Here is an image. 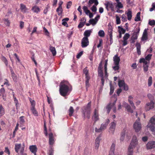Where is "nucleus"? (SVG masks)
<instances>
[{
    "mask_svg": "<svg viewBox=\"0 0 155 155\" xmlns=\"http://www.w3.org/2000/svg\"><path fill=\"white\" fill-rule=\"evenodd\" d=\"M59 87L60 93L63 97L68 95L72 90V85L68 81L64 80L61 82Z\"/></svg>",
    "mask_w": 155,
    "mask_h": 155,
    "instance_id": "f257e3e1",
    "label": "nucleus"
},
{
    "mask_svg": "<svg viewBox=\"0 0 155 155\" xmlns=\"http://www.w3.org/2000/svg\"><path fill=\"white\" fill-rule=\"evenodd\" d=\"M91 104V102L90 101L86 106H83L81 108L82 116L84 119L86 117L88 119L90 118Z\"/></svg>",
    "mask_w": 155,
    "mask_h": 155,
    "instance_id": "f03ea898",
    "label": "nucleus"
},
{
    "mask_svg": "<svg viewBox=\"0 0 155 155\" xmlns=\"http://www.w3.org/2000/svg\"><path fill=\"white\" fill-rule=\"evenodd\" d=\"M138 144L136 136H134L128 148L127 155H133V149Z\"/></svg>",
    "mask_w": 155,
    "mask_h": 155,
    "instance_id": "7ed1b4c3",
    "label": "nucleus"
},
{
    "mask_svg": "<svg viewBox=\"0 0 155 155\" xmlns=\"http://www.w3.org/2000/svg\"><path fill=\"white\" fill-rule=\"evenodd\" d=\"M83 73L85 74V85L86 90L87 91L88 87H89L90 86L89 81L90 79V77L88 73V71L86 68L84 69Z\"/></svg>",
    "mask_w": 155,
    "mask_h": 155,
    "instance_id": "20e7f679",
    "label": "nucleus"
},
{
    "mask_svg": "<svg viewBox=\"0 0 155 155\" xmlns=\"http://www.w3.org/2000/svg\"><path fill=\"white\" fill-rule=\"evenodd\" d=\"M155 125V115L151 117L147 126V127L152 132L155 131L154 125Z\"/></svg>",
    "mask_w": 155,
    "mask_h": 155,
    "instance_id": "39448f33",
    "label": "nucleus"
},
{
    "mask_svg": "<svg viewBox=\"0 0 155 155\" xmlns=\"http://www.w3.org/2000/svg\"><path fill=\"white\" fill-rule=\"evenodd\" d=\"M140 120V119L138 117L133 125L134 128L136 132H139L141 128V124Z\"/></svg>",
    "mask_w": 155,
    "mask_h": 155,
    "instance_id": "423d86ee",
    "label": "nucleus"
},
{
    "mask_svg": "<svg viewBox=\"0 0 155 155\" xmlns=\"http://www.w3.org/2000/svg\"><path fill=\"white\" fill-rule=\"evenodd\" d=\"M25 147H21V143H16L15 145V151L18 153L19 151L21 154H23L24 150Z\"/></svg>",
    "mask_w": 155,
    "mask_h": 155,
    "instance_id": "0eeeda50",
    "label": "nucleus"
},
{
    "mask_svg": "<svg viewBox=\"0 0 155 155\" xmlns=\"http://www.w3.org/2000/svg\"><path fill=\"white\" fill-rule=\"evenodd\" d=\"M155 106V103L153 101L147 103L145 106V109L146 111L153 109Z\"/></svg>",
    "mask_w": 155,
    "mask_h": 155,
    "instance_id": "6e6552de",
    "label": "nucleus"
},
{
    "mask_svg": "<svg viewBox=\"0 0 155 155\" xmlns=\"http://www.w3.org/2000/svg\"><path fill=\"white\" fill-rule=\"evenodd\" d=\"M118 85L120 88L123 87L124 90L125 91H127L128 90V85L125 84L124 81L123 80L119 81Z\"/></svg>",
    "mask_w": 155,
    "mask_h": 155,
    "instance_id": "1a4fd4ad",
    "label": "nucleus"
},
{
    "mask_svg": "<svg viewBox=\"0 0 155 155\" xmlns=\"http://www.w3.org/2000/svg\"><path fill=\"white\" fill-rule=\"evenodd\" d=\"M115 100L113 103H110L108 104L106 107V109L107 110V113L109 114L110 112L112 107H113V106H115L116 102L117 101V98L116 97L114 98Z\"/></svg>",
    "mask_w": 155,
    "mask_h": 155,
    "instance_id": "9d476101",
    "label": "nucleus"
},
{
    "mask_svg": "<svg viewBox=\"0 0 155 155\" xmlns=\"http://www.w3.org/2000/svg\"><path fill=\"white\" fill-rule=\"evenodd\" d=\"M89 41L88 38L83 37L81 41V46L83 48H85L89 45Z\"/></svg>",
    "mask_w": 155,
    "mask_h": 155,
    "instance_id": "9b49d317",
    "label": "nucleus"
},
{
    "mask_svg": "<svg viewBox=\"0 0 155 155\" xmlns=\"http://www.w3.org/2000/svg\"><path fill=\"white\" fill-rule=\"evenodd\" d=\"M104 5L106 6V8L108 11L109 8L112 11H114V6L113 3L110 2H107L104 3Z\"/></svg>",
    "mask_w": 155,
    "mask_h": 155,
    "instance_id": "f8f14e48",
    "label": "nucleus"
},
{
    "mask_svg": "<svg viewBox=\"0 0 155 155\" xmlns=\"http://www.w3.org/2000/svg\"><path fill=\"white\" fill-rule=\"evenodd\" d=\"M146 147L148 150H150L155 148V141H151L148 142L146 144Z\"/></svg>",
    "mask_w": 155,
    "mask_h": 155,
    "instance_id": "ddd939ff",
    "label": "nucleus"
},
{
    "mask_svg": "<svg viewBox=\"0 0 155 155\" xmlns=\"http://www.w3.org/2000/svg\"><path fill=\"white\" fill-rule=\"evenodd\" d=\"M137 31L134 32L132 34V36L130 38L131 39L137 40L138 37V36L139 35V32L140 31V28L138 27Z\"/></svg>",
    "mask_w": 155,
    "mask_h": 155,
    "instance_id": "4468645a",
    "label": "nucleus"
},
{
    "mask_svg": "<svg viewBox=\"0 0 155 155\" xmlns=\"http://www.w3.org/2000/svg\"><path fill=\"white\" fill-rule=\"evenodd\" d=\"M116 125V123L114 122H112L110 124L109 128L110 132L113 134H114L115 131Z\"/></svg>",
    "mask_w": 155,
    "mask_h": 155,
    "instance_id": "2eb2a0df",
    "label": "nucleus"
},
{
    "mask_svg": "<svg viewBox=\"0 0 155 155\" xmlns=\"http://www.w3.org/2000/svg\"><path fill=\"white\" fill-rule=\"evenodd\" d=\"M148 29H145L143 31V34L141 38V40L142 41H146L148 39V33L147 30Z\"/></svg>",
    "mask_w": 155,
    "mask_h": 155,
    "instance_id": "dca6fc26",
    "label": "nucleus"
},
{
    "mask_svg": "<svg viewBox=\"0 0 155 155\" xmlns=\"http://www.w3.org/2000/svg\"><path fill=\"white\" fill-rule=\"evenodd\" d=\"M94 114L93 117L95 122L99 119L98 109L96 108L94 110Z\"/></svg>",
    "mask_w": 155,
    "mask_h": 155,
    "instance_id": "f3484780",
    "label": "nucleus"
},
{
    "mask_svg": "<svg viewBox=\"0 0 155 155\" xmlns=\"http://www.w3.org/2000/svg\"><path fill=\"white\" fill-rule=\"evenodd\" d=\"M110 122V121L109 119H107L106 120L104 124H102L101 125L100 127L103 130L107 128V127L109 123Z\"/></svg>",
    "mask_w": 155,
    "mask_h": 155,
    "instance_id": "a211bd4d",
    "label": "nucleus"
},
{
    "mask_svg": "<svg viewBox=\"0 0 155 155\" xmlns=\"http://www.w3.org/2000/svg\"><path fill=\"white\" fill-rule=\"evenodd\" d=\"M127 128L125 127L123 129L120 133V140L123 141L124 139V137L127 131Z\"/></svg>",
    "mask_w": 155,
    "mask_h": 155,
    "instance_id": "6ab92c4d",
    "label": "nucleus"
},
{
    "mask_svg": "<svg viewBox=\"0 0 155 155\" xmlns=\"http://www.w3.org/2000/svg\"><path fill=\"white\" fill-rule=\"evenodd\" d=\"M29 149L32 153H34L35 155H36L37 148L36 145L30 146L29 147Z\"/></svg>",
    "mask_w": 155,
    "mask_h": 155,
    "instance_id": "aec40b11",
    "label": "nucleus"
},
{
    "mask_svg": "<svg viewBox=\"0 0 155 155\" xmlns=\"http://www.w3.org/2000/svg\"><path fill=\"white\" fill-rule=\"evenodd\" d=\"M133 97L131 95L129 96L128 97V101L129 103L130 104L132 108L135 109V107L134 106V104L133 102Z\"/></svg>",
    "mask_w": 155,
    "mask_h": 155,
    "instance_id": "412c9836",
    "label": "nucleus"
},
{
    "mask_svg": "<svg viewBox=\"0 0 155 155\" xmlns=\"http://www.w3.org/2000/svg\"><path fill=\"white\" fill-rule=\"evenodd\" d=\"M49 144L50 145H52L54 143V139L53 134L52 133H50L49 134Z\"/></svg>",
    "mask_w": 155,
    "mask_h": 155,
    "instance_id": "4be33fe9",
    "label": "nucleus"
},
{
    "mask_svg": "<svg viewBox=\"0 0 155 155\" xmlns=\"http://www.w3.org/2000/svg\"><path fill=\"white\" fill-rule=\"evenodd\" d=\"M113 60L115 65H119L120 61V59L119 57H118L117 55H116L113 57Z\"/></svg>",
    "mask_w": 155,
    "mask_h": 155,
    "instance_id": "5701e85b",
    "label": "nucleus"
},
{
    "mask_svg": "<svg viewBox=\"0 0 155 155\" xmlns=\"http://www.w3.org/2000/svg\"><path fill=\"white\" fill-rule=\"evenodd\" d=\"M93 3H94V5H97L99 3L97 0H89L88 3V7H90Z\"/></svg>",
    "mask_w": 155,
    "mask_h": 155,
    "instance_id": "b1692460",
    "label": "nucleus"
},
{
    "mask_svg": "<svg viewBox=\"0 0 155 155\" xmlns=\"http://www.w3.org/2000/svg\"><path fill=\"white\" fill-rule=\"evenodd\" d=\"M91 32L92 31L91 30H86L84 33V37L88 38L90 36Z\"/></svg>",
    "mask_w": 155,
    "mask_h": 155,
    "instance_id": "393cba45",
    "label": "nucleus"
},
{
    "mask_svg": "<svg viewBox=\"0 0 155 155\" xmlns=\"http://www.w3.org/2000/svg\"><path fill=\"white\" fill-rule=\"evenodd\" d=\"M136 46L137 47V52L138 55L141 54V45L140 43L137 42L136 44Z\"/></svg>",
    "mask_w": 155,
    "mask_h": 155,
    "instance_id": "a878e982",
    "label": "nucleus"
},
{
    "mask_svg": "<svg viewBox=\"0 0 155 155\" xmlns=\"http://www.w3.org/2000/svg\"><path fill=\"white\" fill-rule=\"evenodd\" d=\"M20 5V9L21 11L23 13L26 12L27 10H28V9L26 8L25 5L23 4H21Z\"/></svg>",
    "mask_w": 155,
    "mask_h": 155,
    "instance_id": "bb28decb",
    "label": "nucleus"
},
{
    "mask_svg": "<svg viewBox=\"0 0 155 155\" xmlns=\"http://www.w3.org/2000/svg\"><path fill=\"white\" fill-rule=\"evenodd\" d=\"M49 49L51 52L52 53L53 55V56H55L56 54V51L55 47L50 46Z\"/></svg>",
    "mask_w": 155,
    "mask_h": 155,
    "instance_id": "cd10ccee",
    "label": "nucleus"
},
{
    "mask_svg": "<svg viewBox=\"0 0 155 155\" xmlns=\"http://www.w3.org/2000/svg\"><path fill=\"white\" fill-rule=\"evenodd\" d=\"M125 107L127 109V111L129 112L133 113V110L131 109L130 106L128 105V104L126 103L125 105Z\"/></svg>",
    "mask_w": 155,
    "mask_h": 155,
    "instance_id": "c85d7f7f",
    "label": "nucleus"
},
{
    "mask_svg": "<svg viewBox=\"0 0 155 155\" xmlns=\"http://www.w3.org/2000/svg\"><path fill=\"white\" fill-rule=\"evenodd\" d=\"M32 10L34 12L37 13L40 12V10L39 8L37 6H35L32 8Z\"/></svg>",
    "mask_w": 155,
    "mask_h": 155,
    "instance_id": "c756f323",
    "label": "nucleus"
},
{
    "mask_svg": "<svg viewBox=\"0 0 155 155\" xmlns=\"http://www.w3.org/2000/svg\"><path fill=\"white\" fill-rule=\"evenodd\" d=\"M123 7V6L121 2H118L117 5H116V8H117V10L116 12L118 13H119L120 12L118 11V9L122 8Z\"/></svg>",
    "mask_w": 155,
    "mask_h": 155,
    "instance_id": "7c9ffc66",
    "label": "nucleus"
},
{
    "mask_svg": "<svg viewBox=\"0 0 155 155\" xmlns=\"http://www.w3.org/2000/svg\"><path fill=\"white\" fill-rule=\"evenodd\" d=\"M11 76L12 77L14 81H17V77L16 75L14 73L13 71H11Z\"/></svg>",
    "mask_w": 155,
    "mask_h": 155,
    "instance_id": "2f4dec72",
    "label": "nucleus"
},
{
    "mask_svg": "<svg viewBox=\"0 0 155 155\" xmlns=\"http://www.w3.org/2000/svg\"><path fill=\"white\" fill-rule=\"evenodd\" d=\"M132 12L131 10H129L127 13V19L128 20L130 21L132 18Z\"/></svg>",
    "mask_w": 155,
    "mask_h": 155,
    "instance_id": "473e14b6",
    "label": "nucleus"
},
{
    "mask_svg": "<svg viewBox=\"0 0 155 155\" xmlns=\"http://www.w3.org/2000/svg\"><path fill=\"white\" fill-rule=\"evenodd\" d=\"M31 110L34 116H38V113L35 109V107H31Z\"/></svg>",
    "mask_w": 155,
    "mask_h": 155,
    "instance_id": "72a5a7b5",
    "label": "nucleus"
},
{
    "mask_svg": "<svg viewBox=\"0 0 155 155\" xmlns=\"http://www.w3.org/2000/svg\"><path fill=\"white\" fill-rule=\"evenodd\" d=\"M5 113V109L2 105H0V117L3 115Z\"/></svg>",
    "mask_w": 155,
    "mask_h": 155,
    "instance_id": "f704fd0d",
    "label": "nucleus"
},
{
    "mask_svg": "<svg viewBox=\"0 0 155 155\" xmlns=\"http://www.w3.org/2000/svg\"><path fill=\"white\" fill-rule=\"evenodd\" d=\"M102 68L100 67H99L98 68V73L99 75L102 78H103V74L102 70Z\"/></svg>",
    "mask_w": 155,
    "mask_h": 155,
    "instance_id": "c9c22d12",
    "label": "nucleus"
},
{
    "mask_svg": "<svg viewBox=\"0 0 155 155\" xmlns=\"http://www.w3.org/2000/svg\"><path fill=\"white\" fill-rule=\"evenodd\" d=\"M115 147V144L114 143H112L110 147V151L109 152H111L112 155H114V154Z\"/></svg>",
    "mask_w": 155,
    "mask_h": 155,
    "instance_id": "e433bc0d",
    "label": "nucleus"
},
{
    "mask_svg": "<svg viewBox=\"0 0 155 155\" xmlns=\"http://www.w3.org/2000/svg\"><path fill=\"white\" fill-rule=\"evenodd\" d=\"M140 12H138L137 13L136 16L134 19V20L135 21H138L140 20Z\"/></svg>",
    "mask_w": 155,
    "mask_h": 155,
    "instance_id": "4c0bfd02",
    "label": "nucleus"
},
{
    "mask_svg": "<svg viewBox=\"0 0 155 155\" xmlns=\"http://www.w3.org/2000/svg\"><path fill=\"white\" fill-rule=\"evenodd\" d=\"M29 101L31 103V107H35V101L32 99L30 97L29 98Z\"/></svg>",
    "mask_w": 155,
    "mask_h": 155,
    "instance_id": "58836bf2",
    "label": "nucleus"
},
{
    "mask_svg": "<svg viewBox=\"0 0 155 155\" xmlns=\"http://www.w3.org/2000/svg\"><path fill=\"white\" fill-rule=\"evenodd\" d=\"M74 112V109L71 106L70 107L69 110V115L71 117L72 115V114Z\"/></svg>",
    "mask_w": 155,
    "mask_h": 155,
    "instance_id": "ea45409f",
    "label": "nucleus"
},
{
    "mask_svg": "<svg viewBox=\"0 0 155 155\" xmlns=\"http://www.w3.org/2000/svg\"><path fill=\"white\" fill-rule=\"evenodd\" d=\"M146 60L144 58H142L140 59L139 62L140 63H143L144 64L143 65H147L148 62L146 61Z\"/></svg>",
    "mask_w": 155,
    "mask_h": 155,
    "instance_id": "a19ab883",
    "label": "nucleus"
},
{
    "mask_svg": "<svg viewBox=\"0 0 155 155\" xmlns=\"http://www.w3.org/2000/svg\"><path fill=\"white\" fill-rule=\"evenodd\" d=\"M83 9L84 12H85V14L87 15H88L89 13L90 12V10L88 9L87 7L86 6H84L83 8Z\"/></svg>",
    "mask_w": 155,
    "mask_h": 155,
    "instance_id": "79ce46f5",
    "label": "nucleus"
},
{
    "mask_svg": "<svg viewBox=\"0 0 155 155\" xmlns=\"http://www.w3.org/2000/svg\"><path fill=\"white\" fill-rule=\"evenodd\" d=\"M1 59L2 60L5 64L6 66H7L8 65V61H7V59L5 57H4L3 56H2L1 57Z\"/></svg>",
    "mask_w": 155,
    "mask_h": 155,
    "instance_id": "37998d69",
    "label": "nucleus"
},
{
    "mask_svg": "<svg viewBox=\"0 0 155 155\" xmlns=\"http://www.w3.org/2000/svg\"><path fill=\"white\" fill-rule=\"evenodd\" d=\"M56 11L58 12V15H61L62 11V7H59L57 9Z\"/></svg>",
    "mask_w": 155,
    "mask_h": 155,
    "instance_id": "c03bdc74",
    "label": "nucleus"
},
{
    "mask_svg": "<svg viewBox=\"0 0 155 155\" xmlns=\"http://www.w3.org/2000/svg\"><path fill=\"white\" fill-rule=\"evenodd\" d=\"M98 35L101 37H104L105 36V33L104 31L100 30L98 33Z\"/></svg>",
    "mask_w": 155,
    "mask_h": 155,
    "instance_id": "a18cd8bd",
    "label": "nucleus"
},
{
    "mask_svg": "<svg viewBox=\"0 0 155 155\" xmlns=\"http://www.w3.org/2000/svg\"><path fill=\"white\" fill-rule=\"evenodd\" d=\"M110 94L111 95L114 92V86L111 84H110Z\"/></svg>",
    "mask_w": 155,
    "mask_h": 155,
    "instance_id": "49530a36",
    "label": "nucleus"
},
{
    "mask_svg": "<svg viewBox=\"0 0 155 155\" xmlns=\"http://www.w3.org/2000/svg\"><path fill=\"white\" fill-rule=\"evenodd\" d=\"M5 93V89L4 88L2 87L0 89V96H4Z\"/></svg>",
    "mask_w": 155,
    "mask_h": 155,
    "instance_id": "de8ad7c7",
    "label": "nucleus"
},
{
    "mask_svg": "<svg viewBox=\"0 0 155 155\" xmlns=\"http://www.w3.org/2000/svg\"><path fill=\"white\" fill-rule=\"evenodd\" d=\"M24 117L22 116L19 117L20 123L21 124H23L25 122V120L24 119Z\"/></svg>",
    "mask_w": 155,
    "mask_h": 155,
    "instance_id": "09e8293b",
    "label": "nucleus"
},
{
    "mask_svg": "<svg viewBox=\"0 0 155 155\" xmlns=\"http://www.w3.org/2000/svg\"><path fill=\"white\" fill-rule=\"evenodd\" d=\"M3 20L5 21V23L6 25L7 26H9L10 24V21L8 20V19H4Z\"/></svg>",
    "mask_w": 155,
    "mask_h": 155,
    "instance_id": "8fccbe9b",
    "label": "nucleus"
},
{
    "mask_svg": "<svg viewBox=\"0 0 155 155\" xmlns=\"http://www.w3.org/2000/svg\"><path fill=\"white\" fill-rule=\"evenodd\" d=\"M152 83V77L151 76H150L149 77L148 80V86H150L151 85Z\"/></svg>",
    "mask_w": 155,
    "mask_h": 155,
    "instance_id": "3c124183",
    "label": "nucleus"
},
{
    "mask_svg": "<svg viewBox=\"0 0 155 155\" xmlns=\"http://www.w3.org/2000/svg\"><path fill=\"white\" fill-rule=\"evenodd\" d=\"M130 37V35L129 34L126 33L124 35L123 38V40H127Z\"/></svg>",
    "mask_w": 155,
    "mask_h": 155,
    "instance_id": "603ef678",
    "label": "nucleus"
},
{
    "mask_svg": "<svg viewBox=\"0 0 155 155\" xmlns=\"http://www.w3.org/2000/svg\"><path fill=\"white\" fill-rule=\"evenodd\" d=\"M116 24L117 25L120 24L121 22H120V18L117 15H116Z\"/></svg>",
    "mask_w": 155,
    "mask_h": 155,
    "instance_id": "864d4df0",
    "label": "nucleus"
},
{
    "mask_svg": "<svg viewBox=\"0 0 155 155\" xmlns=\"http://www.w3.org/2000/svg\"><path fill=\"white\" fill-rule=\"evenodd\" d=\"M97 5H93L91 8V10L93 12H96L97 10L96 6Z\"/></svg>",
    "mask_w": 155,
    "mask_h": 155,
    "instance_id": "5fc2aeb1",
    "label": "nucleus"
},
{
    "mask_svg": "<svg viewBox=\"0 0 155 155\" xmlns=\"http://www.w3.org/2000/svg\"><path fill=\"white\" fill-rule=\"evenodd\" d=\"M152 55V54H149L146 57L145 59L147 61H149L151 59Z\"/></svg>",
    "mask_w": 155,
    "mask_h": 155,
    "instance_id": "6e6d98bb",
    "label": "nucleus"
},
{
    "mask_svg": "<svg viewBox=\"0 0 155 155\" xmlns=\"http://www.w3.org/2000/svg\"><path fill=\"white\" fill-rule=\"evenodd\" d=\"M43 29L45 35L47 36H49V33L47 29L45 27H43Z\"/></svg>",
    "mask_w": 155,
    "mask_h": 155,
    "instance_id": "4d7b16f0",
    "label": "nucleus"
},
{
    "mask_svg": "<svg viewBox=\"0 0 155 155\" xmlns=\"http://www.w3.org/2000/svg\"><path fill=\"white\" fill-rule=\"evenodd\" d=\"M118 28L119 29V31H121V33L122 32L123 34H124L126 32V30L125 29H124L123 28L120 27L118 26Z\"/></svg>",
    "mask_w": 155,
    "mask_h": 155,
    "instance_id": "13d9d810",
    "label": "nucleus"
},
{
    "mask_svg": "<svg viewBox=\"0 0 155 155\" xmlns=\"http://www.w3.org/2000/svg\"><path fill=\"white\" fill-rule=\"evenodd\" d=\"M100 137L99 136L97 137L95 140V144H99L101 139L100 138Z\"/></svg>",
    "mask_w": 155,
    "mask_h": 155,
    "instance_id": "bf43d9fd",
    "label": "nucleus"
},
{
    "mask_svg": "<svg viewBox=\"0 0 155 155\" xmlns=\"http://www.w3.org/2000/svg\"><path fill=\"white\" fill-rule=\"evenodd\" d=\"M103 44V40L102 39H100L99 41V44L97 45V47L99 48L102 46Z\"/></svg>",
    "mask_w": 155,
    "mask_h": 155,
    "instance_id": "052dcab7",
    "label": "nucleus"
},
{
    "mask_svg": "<svg viewBox=\"0 0 155 155\" xmlns=\"http://www.w3.org/2000/svg\"><path fill=\"white\" fill-rule=\"evenodd\" d=\"M13 98H14L15 103L16 107V109H17V105L18 103V101L17 99L16 98V97L14 96V95H13Z\"/></svg>",
    "mask_w": 155,
    "mask_h": 155,
    "instance_id": "680f3d73",
    "label": "nucleus"
},
{
    "mask_svg": "<svg viewBox=\"0 0 155 155\" xmlns=\"http://www.w3.org/2000/svg\"><path fill=\"white\" fill-rule=\"evenodd\" d=\"M89 22L90 24H95L96 23V21L93 19H91L89 21Z\"/></svg>",
    "mask_w": 155,
    "mask_h": 155,
    "instance_id": "e2e57ef3",
    "label": "nucleus"
},
{
    "mask_svg": "<svg viewBox=\"0 0 155 155\" xmlns=\"http://www.w3.org/2000/svg\"><path fill=\"white\" fill-rule=\"evenodd\" d=\"M143 70L144 72H147L148 69V65H143Z\"/></svg>",
    "mask_w": 155,
    "mask_h": 155,
    "instance_id": "0e129e2a",
    "label": "nucleus"
},
{
    "mask_svg": "<svg viewBox=\"0 0 155 155\" xmlns=\"http://www.w3.org/2000/svg\"><path fill=\"white\" fill-rule=\"evenodd\" d=\"M149 24L151 26H153L155 25V20H152L149 22Z\"/></svg>",
    "mask_w": 155,
    "mask_h": 155,
    "instance_id": "69168bd1",
    "label": "nucleus"
},
{
    "mask_svg": "<svg viewBox=\"0 0 155 155\" xmlns=\"http://www.w3.org/2000/svg\"><path fill=\"white\" fill-rule=\"evenodd\" d=\"M122 20L123 21H126L127 20L126 19V17L124 14H123L121 16Z\"/></svg>",
    "mask_w": 155,
    "mask_h": 155,
    "instance_id": "338daca9",
    "label": "nucleus"
},
{
    "mask_svg": "<svg viewBox=\"0 0 155 155\" xmlns=\"http://www.w3.org/2000/svg\"><path fill=\"white\" fill-rule=\"evenodd\" d=\"M115 65V66L113 67V69L115 71L118 70H119V65Z\"/></svg>",
    "mask_w": 155,
    "mask_h": 155,
    "instance_id": "774afa93",
    "label": "nucleus"
}]
</instances>
